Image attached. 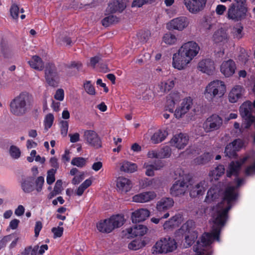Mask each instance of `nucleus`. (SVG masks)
<instances>
[{
  "label": "nucleus",
  "mask_w": 255,
  "mask_h": 255,
  "mask_svg": "<svg viewBox=\"0 0 255 255\" xmlns=\"http://www.w3.org/2000/svg\"><path fill=\"white\" fill-rule=\"evenodd\" d=\"M199 50L200 47L195 42L191 41L183 44L178 52L173 55V67L179 70L185 69Z\"/></svg>",
  "instance_id": "f257e3e1"
},
{
  "label": "nucleus",
  "mask_w": 255,
  "mask_h": 255,
  "mask_svg": "<svg viewBox=\"0 0 255 255\" xmlns=\"http://www.w3.org/2000/svg\"><path fill=\"white\" fill-rule=\"evenodd\" d=\"M30 95L22 92L14 98L10 103V111L14 115L21 116L25 114L30 104Z\"/></svg>",
  "instance_id": "f03ea898"
},
{
  "label": "nucleus",
  "mask_w": 255,
  "mask_h": 255,
  "mask_svg": "<svg viewBox=\"0 0 255 255\" xmlns=\"http://www.w3.org/2000/svg\"><path fill=\"white\" fill-rule=\"evenodd\" d=\"M44 183L43 176H39L36 179L34 176H27L23 177L20 181V186L24 193H29L35 190L40 192L42 190Z\"/></svg>",
  "instance_id": "7ed1b4c3"
},
{
  "label": "nucleus",
  "mask_w": 255,
  "mask_h": 255,
  "mask_svg": "<svg viewBox=\"0 0 255 255\" xmlns=\"http://www.w3.org/2000/svg\"><path fill=\"white\" fill-rule=\"evenodd\" d=\"M229 210L230 207H219L218 204L216 208L213 210L211 215L212 222L214 225L212 229H219L220 234L221 233L222 228L228 220Z\"/></svg>",
  "instance_id": "20e7f679"
},
{
  "label": "nucleus",
  "mask_w": 255,
  "mask_h": 255,
  "mask_svg": "<svg viewBox=\"0 0 255 255\" xmlns=\"http://www.w3.org/2000/svg\"><path fill=\"white\" fill-rule=\"evenodd\" d=\"M226 85L224 82L216 80L211 82L206 87L205 95L211 101L214 98L222 97L226 92Z\"/></svg>",
  "instance_id": "39448f33"
},
{
  "label": "nucleus",
  "mask_w": 255,
  "mask_h": 255,
  "mask_svg": "<svg viewBox=\"0 0 255 255\" xmlns=\"http://www.w3.org/2000/svg\"><path fill=\"white\" fill-rule=\"evenodd\" d=\"M177 248V243L174 239L169 236L161 238L152 247L153 253L162 254L172 252Z\"/></svg>",
  "instance_id": "423d86ee"
},
{
  "label": "nucleus",
  "mask_w": 255,
  "mask_h": 255,
  "mask_svg": "<svg viewBox=\"0 0 255 255\" xmlns=\"http://www.w3.org/2000/svg\"><path fill=\"white\" fill-rule=\"evenodd\" d=\"M239 194L236 191V187L234 186L228 187L223 193V197L221 202L219 203V206L225 207H230V210L237 200Z\"/></svg>",
  "instance_id": "0eeeda50"
},
{
  "label": "nucleus",
  "mask_w": 255,
  "mask_h": 255,
  "mask_svg": "<svg viewBox=\"0 0 255 255\" xmlns=\"http://www.w3.org/2000/svg\"><path fill=\"white\" fill-rule=\"evenodd\" d=\"M248 7L231 4L228 9L227 17L234 22L242 21L246 18Z\"/></svg>",
  "instance_id": "6e6552de"
},
{
  "label": "nucleus",
  "mask_w": 255,
  "mask_h": 255,
  "mask_svg": "<svg viewBox=\"0 0 255 255\" xmlns=\"http://www.w3.org/2000/svg\"><path fill=\"white\" fill-rule=\"evenodd\" d=\"M223 123V119L218 115L214 114L207 118L203 124V128L206 132H211L220 129Z\"/></svg>",
  "instance_id": "1a4fd4ad"
},
{
  "label": "nucleus",
  "mask_w": 255,
  "mask_h": 255,
  "mask_svg": "<svg viewBox=\"0 0 255 255\" xmlns=\"http://www.w3.org/2000/svg\"><path fill=\"white\" fill-rule=\"evenodd\" d=\"M45 78L49 86L56 87L58 85V74L53 63H48L45 68Z\"/></svg>",
  "instance_id": "9d476101"
},
{
  "label": "nucleus",
  "mask_w": 255,
  "mask_h": 255,
  "mask_svg": "<svg viewBox=\"0 0 255 255\" xmlns=\"http://www.w3.org/2000/svg\"><path fill=\"white\" fill-rule=\"evenodd\" d=\"M220 229H212L211 233H205L200 238V241H198L197 245L199 249H201L202 251V247L210 246L213 242V240L220 241Z\"/></svg>",
  "instance_id": "9b49d317"
},
{
  "label": "nucleus",
  "mask_w": 255,
  "mask_h": 255,
  "mask_svg": "<svg viewBox=\"0 0 255 255\" xmlns=\"http://www.w3.org/2000/svg\"><path fill=\"white\" fill-rule=\"evenodd\" d=\"M174 201L171 198H162L156 204L157 213L160 219H166L169 216L168 210L173 207Z\"/></svg>",
  "instance_id": "f8f14e48"
},
{
  "label": "nucleus",
  "mask_w": 255,
  "mask_h": 255,
  "mask_svg": "<svg viewBox=\"0 0 255 255\" xmlns=\"http://www.w3.org/2000/svg\"><path fill=\"white\" fill-rule=\"evenodd\" d=\"M83 137L86 143L96 148L102 147V141L97 132L93 130H86Z\"/></svg>",
  "instance_id": "ddd939ff"
},
{
  "label": "nucleus",
  "mask_w": 255,
  "mask_h": 255,
  "mask_svg": "<svg viewBox=\"0 0 255 255\" xmlns=\"http://www.w3.org/2000/svg\"><path fill=\"white\" fill-rule=\"evenodd\" d=\"M250 158V156L247 155L240 158L239 160L232 161L229 165L228 169L226 172V175L228 177H231L233 175L238 177L239 175L241 168Z\"/></svg>",
  "instance_id": "4468645a"
},
{
  "label": "nucleus",
  "mask_w": 255,
  "mask_h": 255,
  "mask_svg": "<svg viewBox=\"0 0 255 255\" xmlns=\"http://www.w3.org/2000/svg\"><path fill=\"white\" fill-rule=\"evenodd\" d=\"M189 24L188 19L185 16H180L170 20L166 25V28L169 30H177L182 31Z\"/></svg>",
  "instance_id": "2eb2a0df"
},
{
  "label": "nucleus",
  "mask_w": 255,
  "mask_h": 255,
  "mask_svg": "<svg viewBox=\"0 0 255 255\" xmlns=\"http://www.w3.org/2000/svg\"><path fill=\"white\" fill-rule=\"evenodd\" d=\"M207 0H183L187 9L192 13H197L205 6Z\"/></svg>",
  "instance_id": "dca6fc26"
},
{
  "label": "nucleus",
  "mask_w": 255,
  "mask_h": 255,
  "mask_svg": "<svg viewBox=\"0 0 255 255\" xmlns=\"http://www.w3.org/2000/svg\"><path fill=\"white\" fill-rule=\"evenodd\" d=\"M193 105V100L190 97L183 99L181 106L175 111L174 116L177 119H179L187 113Z\"/></svg>",
  "instance_id": "f3484780"
},
{
  "label": "nucleus",
  "mask_w": 255,
  "mask_h": 255,
  "mask_svg": "<svg viewBox=\"0 0 255 255\" xmlns=\"http://www.w3.org/2000/svg\"><path fill=\"white\" fill-rule=\"evenodd\" d=\"M236 69V64L232 59L224 61L220 66V71L226 77H230L233 75Z\"/></svg>",
  "instance_id": "a211bd4d"
},
{
  "label": "nucleus",
  "mask_w": 255,
  "mask_h": 255,
  "mask_svg": "<svg viewBox=\"0 0 255 255\" xmlns=\"http://www.w3.org/2000/svg\"><path fill=\"white\" fill-rule=\"evenodd\" d=\"M188 140V137L186 134L180 133L175 135L171 139L170 142L172 146L181 149L184 148L187 145Z\"/></svg>",
  "instance_id": "6ab92c4d"
},
{
  "label": "nucleus",
  "mask_w": 255,
  "mask_h": 255,
  "mask_svg": "<svg viewBox=\"0 0 255 255\" xmlns=\"http://www.w3.org/2000/svg\"><path fill=\"white\" fill-rule=\"evenodd\" d=\"M188 186L187 182L184 180H177L170 188V194L172 196L177 197L183 195Z\"/></svg>",
  "instance_id": "aec40b11"
},
{
  "label": "nucleus",
  "mask_w": 255,
  "mask_h": 255,
  "mask_svg": "<svg viewBox=\"0 0 255 255\" xmlns=\"http://www.w3.org/2000/svg\"><path fill=\"white\" fill-rule=\"evenodd\" d=\"M198 69L208 75H212L215 71L214 62L211 59L202 60L198 63Z\"/></svg>",
  "instance_id": "412c9836"
},
{
  "label": "nucleus",
  "mask_w": 255,
  "mask_h": 255,
  "mask_svg": "<svg viewBox=\"0 0 255 255\" xmlns=\"http://www.w3.org/2000/svg\"><path fill=\"white\" fill-rule=\"evenodd\" d=\"M150 212L145 209H139L132 213L131 218L133 223L145 221L149 216Z\"/></svg>",
  "instance_id": "4be33fe9"
},
{
  "label": "nucleus",
  "mask_w": 255,
  "mask_h": 255,
  "mask_svg": "<svg viewBox=\"0 0 255 255\" xmlns=\"http://www.w3.org/2000/svg\"><path fill=\"white\" fill-rule=\"evenodd\" d=\"M117 188L122 192L127 193L132 188L131 181L128 178L120 176L117 179Z\"/></svg>",
  "instance_id": "5701e85b"
},
{
  "label": "nucleus",
  "mask_w": 255,
  "mask_h": 255,
  "mask_svg": "<svg viewBox=\"0 0 255 255\" xmlns=\"http://www.w3.org/2000/svg\"><path fill=\"white\" fill-rule=\"evenodd\" d=\"M127 0H113L109 4L108 8L111 13L122 12L127 6Z\"/></svg>",
  "instance_id": "b1692460"
},
{
  "label": "nucleus",
  "mask_w": 255,
  "mask_h": 255,
  "mask_svg": "<svg viewBox=\"0 0 255 255\" xmlns=\"http://www.w3.org/2000/svg\"><path fill=\"white\" fill-rule=\"evenodd\" d=\"M147 228L142 225H135L133 228L127 229L128 234L131 237H141L144 235L147 231Z\"/></svg>",
  "instance_id": "393cba45"
},
{
  "label": "nucleus",
  "mask_w": 255,
  "mask_h": 255,
  "mask_svg": "<svg viewBox=\"0 0 255 255\" xmlns=\"http://www.w3.org/2000/svg\"><path fill=\"white\" fill-rule=\"evenodd\" d=\"M156 196L154 192H143L134 195L133 197V201L135 202H147L154 199Z\"/></svg>",
  "instance_id": "a878e982"
},
{
  "label": "nucleus",
  "mask_w": 255,
  "mask_h": 255,
  "mask_svg": "<svg viewBox=\"0 0 255 255\" xmlns=\"http://www.w3.org/2000/svg\"><path fill=\"white\" fill-rule=\"evenodd\" d=\"M243 89V87L240 85H236L233 88L229 94L228 99L229 102L232 103H235L239 99L241 98Z\"/></svg>",
  "instance_id": "bb28decb"
},
{
  "label": "nucleus",
  "mask_w": 255,
  "mask_h": 255,
  "mask_svg": "<svg viewBox=\"0 0 255 255\" xmlns=\"http://www.w3.org/2000/svg\"><path fill=\"white\" fill-rule=\"evenodd\" d=\"M98 230L101 233H109L113 230L110 218L100 221L97 224Z\"/></svg>",
  "instance_id": "cd10ccee"
},
{
  "label": "nucleus",
  "mask_w": 255,
  "mask_h": 255,
  "mask_svg": "<svg viewBox=\"0 0 255 255\" xmlns=\"http://www.w3.org/2000/svg\"><path fill=\"white\" fill-rule=\"evenodd\" d=\"M253 103L249 101L244 102L240 107V115L243 118L254 117L252 114Z\"/></svg>",
  "instance_id": "c85d7f7f"
},
{
  "label": "nucleus",
  "mask_w": 255,
  "mask_h": 255,
  "mask_svg": "<svg viewBox=\"0 0 255 255\" xmlns=\"http://www.w3.org/2000/svg\"><path fill=\"white\" fill-rule=\"evenodd\" d=\"M28 63L32 68L38 71H42L44 67L42 59L37 55L33 56L31 59L28 61Z\"/></svg>",
  "instance_id": "c756f323"
},
{
  "label": "nucleus",
  "mask_w": 255,
  "mask_h": 255,
  "mask_svg": "<svg viewBox=\"0 0 255 255\" xmlns=\"http://www.w3.org/2000/svg\"><path fill=\"white\" fill-rule=\"evenodd\" d=\"M219 189L217 186L211 187L208 191L205 202L211 203L219 197Z\"/></svg>",
  "instance_id": "7c9ffc66"
},
{
  "label": "nucleus",
  "mask_w": 255,
  "mask_h": 255,
  "mask_svg": "<svg viewBox=\"0 0 255 255\" xmlns=\"http://www.w3.org/2000/svg\"><path fill=\"white\" fill-rule=\"evenodd\" d=\"M204 184V182H200L193 187L190 191V197L195 198L198 196L202 195L205 191Z\"/></svg>",
  "instance_id": "2f4dec72"
},
{
  "label": "nucleus",
  "mask_w": 255,
  "mask_h": 255,
  "mask_svg": "<svg viewBox=\"0 0 255 255\" xmlns=\"http://www.w3.org/2000/svg\"><path fill=\"white\" fill-rule=\"evenodd\" d=\"M236 140H234L226 145L224 152L226 156L230 158H236L237 156L238 150L236 148Z\"/></svg>",
  "instance_id": "473e14b6"
},
{
  "label": "nucleus",
  "mask_w": 255,
  "mask_h": 255,
  "mask_svg": "<svg viewBox=\"0 0 255 255\" xmlns=\"http://www.w3.org/2000/svg\"><path fill=\"white\" fill-rule=\"evenodd\" d=\"M225 167L222 164H219L214 169L211 170L209 172V176L211 177L212 180L214 179L217 180L225 173Z\"/></svg>",
  "instance_id": "72a5a7b5"
},
{
  "label": "nucleus",
  "mask_w": 255,
  "mask_h": 255,
  "mask_svg": "<svg viewBox=\"0 0 255 255\" xmlns=\"http://www.w3.org/2000/svg\"><path fill=\"white\" fill-rule=\"evenodd\" d=\"M167 135L166 131L160 129L152 135L151 140L154 144L158 143L164 140Z\"/></svg>",
  "instance_id": "f704fd0d"
},
{
  "label": "nucleus",
  "mask_w": 255,
  "mask_h": 255,
  "mask_svg": "<svg viewBox=\"0 0 255 255\" xmlns=\"http://www.w3.org/2000/svg\"><path fill=\"white\" fill-rule=\"evenodd\" d=\"M179 99V96L178 94L170 96L166 101V110L170 113H173L175 103L178 101Z\"/></svg>",
  "instance_id": "c9c22d12"
},
{
  "label": "nucleus",
  "mask_w": 255,
  "mask_h": 255,
  "mask_svg": "<svg viewBox=\"0 0 255 255\" xmlns=\"http://www.w3.org/2000/svg\"><path fill=\"white\" fill-rule=\"evenodd\" d=\"M213 158V155L210 152H205L194 159L196 164L203 165L208 163Z\"/></svg>",
  "instance_id": "e433bc0d"
},
{
  "label": "nucleus",
  "mask_w": 255,
  "mask_h": 255,
  "mask_svg": "<svg viewBox=\"0 0 255 255\" xmlns=\"http://www.w3.org/2000/svg\"><path fill=\"white\" fill-rule=\"evenodd\" d=\"M113 230L115 228H119L123 226L125 223V218L123 215H116L112 216L110 218Z\"/></svg>",
  "instance_id": "4c0bfd02"
},
{
  "label": "nucleus",
  "mask_w": 255,
  "mask_h": 255,
  "mask_svg": "<svg viewBox=\"0 0 255 255\" xmlns=\"http://www.w3.org/2000/svg\"><path fill=\"white\" fill-rule=\"evenodd\" d=\"M137 166L135 163L125 161L121 166L120 169L122 171L127 173H133L136 171Z\"/></svg>",
  "instance_id": "58836bf2"
},
{
  "label": "nucleus",
  "mask_w": 255,
  "mask_h": 255,
  "mask_svg": "<svg viewBox=\"0 0 255 255\" xmlns=\"http://www.w3.org/2000/svg\"><path fill=\"white\" fill-rule=\"evenodd\" d=\"M227 38V34L223 28L217 30L213 36V40L215 43L224 41Z\"/></svg>",
  "instance_id": "ea45409f"
},
{
  "label": "nucleus",
  "mask_w": 255,
  "mask_h": 255,
  "mask_svg": "<svg viewBox=\"0 0 255 255\" xmlns=\"http://www.w3.org/2000/svg\"><path fill=\"white\" fill-rule=\"evenodd\" d=\"M195 226V222L193 220H188L180 228V232L185 234L190 233L194 229Z\"/></svg>",
  "instance_id": "a19ab883"
},
{
  "label": "nucleus",
  "mask_w": 255,
  "mask_h": 255,
  "mask_svg": "<svg viewBox=\"0 0 255 255\" xmlns=\"http://www.w3.org/2000/svg\"><path fill=\"white\" fill-rule=\"evenodd\" d=\"M146 243L144 241L136 239L131 241L128 245V248L129 250L136 251L144 247Z\"/></svg>",
  "instance_id": "79ce46f5"
},
{
  "label": "nucleus",
  "mask_w": 255,
  "mask_h": 255,
  "mask_svg": "<svg viewBox=\"0 0 255 255\" xmlns=\"http://www.w3.org/2000/svg\"><path fill=\"white\" fill-rule=\"evenodd\" d=\"M177 40V38L176 35L170 32L164 34L162 37L163 42L169 45L175 44Z\"/></svg>",
  "instance_id": "37998d69"
},
{
  "label": "nucleus",
  "mask_w": 255,
  "mask_h": 255,
  "mask_svg": "<svg viewBox=\"0 0 255 255\" xmlns=\"http://www.w3.org/2000/svg\"><path fill=\"white\" fill-rule=\"evenodd\" d=\"M1 51L5 58H11L13 53L11 47L3 42L1 43Z\"/></svg>",
  "instance_id": "c03bdc74"
},
{
  "label": "nucleus",
  "mask_w": 255,
  "mask_h": 255,
  "mask_svg": "<svg viewBox=\"0 0 255 255\" xmlns=\"http://www.w3.org/2000/svg\"><path fill=\"white\" fill-rule=\"evenodd\" d=\"M38 249V245L34 246L33 248L31 246H27L21 252L20 255H37Z\"/></svg>",
  "instance_id": "a18cd8bd"
},
{
  "label": "nucleus",
  "mask_w": 255,
  "mask_h": 255,
  "mask_svg": "<svg viewBox=\"0 0 255 255\" xmlns=\"http://www.w3.org/2000/svg\"><path fill=\"white\" fill-rule=\"evenodd\" d=\"M174 81L173 80H167L166 81L161 83V91L164 92H167L171 90L174 86Z\"/></svg>",
  "instance_id": "49530a36"
},
{
  "label": "nucleus",
  "mask_w": 255,
  "mask_h": 255,
  "mask_svg": "<svg viewBox=\"0 0 255 255\" xmlns=\"http://www.w3.org/2000/svg\"><path fill=\"white\" fill-rule=\"evenodd\" d=\"M178 217L174 216L172 217L169 220L166 221L163 224V228L165 230H168L174 228L177 224Z\"/></svg>",
  "instance_id": "de8ad7c7"
},
{
  "label": "nucleus",
  "mask_w": 255,
  "mask_h": 255,
  "mask_svg": "<svg viewBox=\"0 0 255 255\" xmlns=\"http://www.w3.org/2000/svg\"><path fill=\"white\" fill-rule=\"evenodd\" d=\"M243 26L241 24H240L236 27H234L233 29V34L234 37L238 39L242 38L244 35V33L243 32Z\"/></svg>",
  "instance_id": "09e8293b"
},
{
  "label": "nucleus",
  "mask_w": 255,
  "mask_h": 255,
  "mask_svg": "<svg viewBox=\"0 0 255 255\" xmlns=\"http://www.w3.org/2000/svg\"><path fill=\"white\" fill-rule=\"evenodd\" d=\"M158 152L159 158H168L170 156L171 154V150L168 146L163 147L160 151H158Z\"/></svg>",
  "instance_id": "8fccbe9b"
},
{
  "label": "nucleus",
  "mask_w": 255,
  "mask_h": 255,
  "mask_svg": "<svg viewBox=\"0 0 255 255\" xmlns=\"http://www.w3.org/2000/svg\"><path fill=\"white\" fill-rule=\"evenodd\" d=\"M115 21H117V17L113 15H110L105 17L102 20V23L104 26L108 27Z\"/></svg>",
  "instance_id": "3c124183"
},
{
  "label": "nucleus",
  "mask_w": 255,
  "mask_h": 255,
  "mask_svg": "<svg viewBox=\"0 0 255 255\" xmlns=\"http://www.w3.org/2000/svg\"><path fill=\"white\" fill-rule=\"evenodd\" d=\"M86 162V159L84 157H77L72 159L71 164L78 167H83L85 165Z\"/></svg>",
  "instance_id": "603ef678"
},
{
  "label": "nucleus",
  "mask_w": 255,
  "mask_h": 255,
  "mask_svg": "<svg viewBox=\"0 0 255 255\" xmlns=\"http://www.w3.org/2000/svg\"><path fill=\"white\" fill-rule=\"evenodd\" d=\"M84 88L85 91L90 95H94L96 94L94 86L91 84V81H86L84 83Z\"/></svg>",
  "instance_id": "864d4df0"
},
{
  "label": "nucleus",
  "mask_w": 255,
  "mask_h": 255,
  "mask_svg": "<svg viewBox=\"0 0 255 255\" xmlns=\"http://www.w3.org/2000/svg\"><path fill=\"white\" fill-rule=\"evenodd\" d=\"M9 154L13 159H18L21 155V152L18 147L15 145H11L9 148Z\"/></svg>",
  "instance_id": "5fc2aeb1"
},
{
  "label": "nucleus",
  "mask_w": 255,
  "mask_h": 255,
  "mask_svg": "<svg viewBox=\"0 0 255 255\" xmlns=\"http://www.w3.org/2000/svg\"><path fill=\"white\" fill-rule=\"evenodd\" d=\"M56 172V169H50L47 171L46 181L48 184L51 185L55 181V174Z\"/></svg>",
  "instance_id": "6e6d98bb"
},
{
  "label": "nucleus",
  "mask_w": 255,
  "mask_h": 255,
  "mask_svg": "<svg viewBox=\"0 0 255 255\" xmlns=\"http://www.w3.org/2000/svg\"><path fill=\"white\" fill-rule=\"evenodd\" d=\"M54 116L52 114H47L44 120V125H45V128H49L51 127L52 126L53 121H54Z\"/></svg>",
  "instance_id": "4d7b16f0"
},
{
  "label": "nucleus",
  "mask_w": 255,
  "mask_h": 255,
  "mask_svg": "<svg viewBox=\"0 0 255 255\" xmlns=\"http://www.w3.org/2000/svg\"><path fill=\"white\" fill-rule=\"evenodd\" d=\"M60 125L61 133L63 136H66L68 130V122L66 121H61Z\"/></svg>",
  "instance_id": "13d9d810"
},
{
  "label": "nucleus",
  "mask_w": 255,
  "mask_h": 255,
  "mask_svg": "<svg viewBox=\"0 0 255 255\" xmlns=\"http://www.w3.org/2000/svg\"><path fill=\"white\" fill-rule=\"evenodd\" d=\"M19 8L18 6L13 4L11 6L10 9V15L13 19H17L18 17Z\"/></svg>",
  "instance_id": "bf43d9fd"
},
{
  "label": "nucleus",
  "mask_w": 255,
  "mask_h": 255,
  "mask_svg": "<svg viewBox=\"0 0 255 255\" xmlns=\"http://www.w3.org/2000/svg\"><path fill=\"white\" fill-rule=\"evenodd\" d=\"M63 231L64 229L63 227H53L51 230L52 232L53 233V238L55 239L61 237L63 235Z\"/></svg>",
  "instance_id": "052dcab7"
},
{
  "label": "nucleus",
  "mask_w": 255,
  "mask_h": 255,
  "mask_svg": "<svg viewBox=\"0 0 255 255\" xmlns=\"http://www.w3.org/2000/svg\"><path fill=\"white\" fill-rule=\"evenodd\" d=\"M144 167L146 168L145 174L148 176H152L154 174V170H155L152 164H144Z\"/></svg>",
  "instance_id": "680f3d73"
},
{
  "label": "nucleus",
  "mask_w": 255,
  "mask_h": 255,
  "mask_svg": "<svg viewBox=\"0 0 255 255\" xmlns=\"http://www.w3.org/2000/svg\"><path fill=\"white\" fill-rule=\"evenodd\" d=\"M11 240V236L10 235L4 236L0 240V250L5 247L7 243Z\"/></svg>",
  "instance_id": "e2e57ef3"
},
{
  "label": "nucleus",
  "mask_w": 255,
  "mask_h": 255,
  "mask_svg": "<svg viewBox=\"0 0 255 255\" xmlns=\"http://www.w3.org/2000/svg\"><path fill=\"white\" fill-rule=\"evenodd\" d=\"M154 0H134L132 3V6L141 7L146 3H151Z\"/></svg>",
  "instance_id": "0e129e2a"
},
{
  "label": "nucleus",
  "mask_w": 255,
  "mask_h": 255,
  "mask_svg": "<svg viewBox=\"0 0 255 255\" xmlns=\"http://www.w3.org/2000/svg\"><path fill=\"white\" fill-rule=\"evenodd\" d=\"M64 98V92L62 89H58L54 95V98L58 101H62Z\"/></svg>",
  "instance_id": "69168bd1"
},
{
  "label": "nucleus",
  "mask_w": 255,
  "mask_h": 255,
  "mask_svg": "<svg viewBox=\"0 0 255 255\" xmlns=\"http://www.w3.org/2000/svg\"><path fill=\"white\" fill-rule=\"evenodd\" d=\"M53 190L57 194L61 193L62 190V182L61 180H58L55 183Z\"/></svg>",
  "instance_id": "338daca9"
},
{
  "label": "nucleus",
  "mask_w": 255,
  "mask_h": 255,
  "mask_svg": "<svg viewBox=\"0 0 255 255\" xmlns=\"http://www.w3.org/2000/svg\"><path fill=\"white\" fill-rule=\"evenodd\" d=\"M255 173V160L253 164L248 166L245 169V174L247 175H250Z\"/></svg>",
  "instance_id": "774afa93"
}]
</instances>
